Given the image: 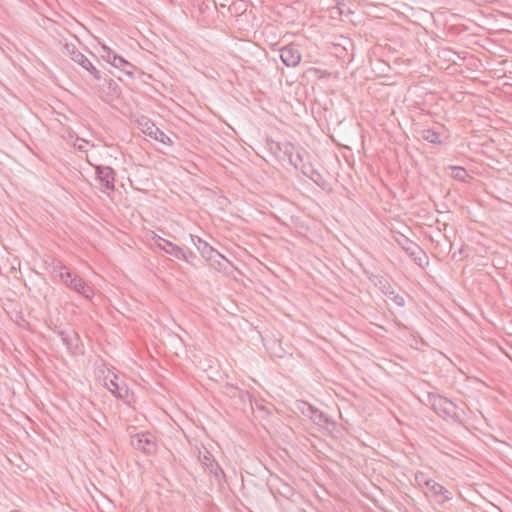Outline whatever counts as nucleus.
I'll use <instances>...</instances> for the list:
<instances>
[{
    "mask_svg": "<svg viewBox=\"0 0 512 512\" xmlns=\"http://www.w3.org/2000/svg\"><path fill=\"white\" fill-rule=\"evenodd\" d=\"M191 240L196 249L212 268L219 272L227 269L229 261L221 253L198 236L191 235Z\"/></svg>",
    "mask_w": 512,
    "mask_h": 512,
    "instance_id": "nucleus-1",
    "label": "nucleus"
},
{
    "mask_svg": "<svg viewBox=\"0 0 512 512\" xmlns=\"http://www.w3.org/2000/svg\"><path fill=\"white\" fill-rule=\"evenodd\" d=\"M428 400L431 405V408L439 416L444 418H451L454 420L459 418L456 412L457 406L446 397H443L438 394L429 393Z\"/></svg>",
    "mask_w": 512,
    "mask_h": 512,
    "instance_id": "nucleus-2",
    "label": "nucleus"
},
{
    "mask_svg": "<svg viewBox=\"0 0 512 512\" xmlns=\"http://www.w3.org/2000/svg\"><path fill=\"white\" fill-rule=\"evenodd\" d=\"M395 241L415 261L416 264L423 267L424 264L428 263L426 253L421 249V247L418 244L411 241L403 234H399L397 237H395Z\"/></svg>",
    "mask_w": 512,
    "mask_h": 512,
    "instance_id": "nucleus-3",
    "label": "nucleus"
},
{
    "mask_svg": "<svg viewBox=\"0 0 512 512\" xmlns=\"http://www.w3.org/2000/svg\"><path fill=\"white\" fill-rule=\"evenodd\" d=\"M64 54L68 55L75 63L79 64L83 69L88 71L95 80L101 79V74L98 69L92 64V62L82 54L75 45L65 44Z\"/></svg>",
    "mask_w": 512,
    "mask_h": 512,
    "instance_id": "nucleus-4",
    "label": "nucleus"
},
{
    "mask_svg": "<svg viewBox=\"0 0 512 512\" xmlns=\"http://www.w3.org/2000/svg\"><path fill=\"white\" fill-rule=\"evenodd\" d=\"M131 445L134 449L146 455H153L157 451L155 438L150 433H138L131 437Z\"/></svg>",
    "mask_w": 512,
    "mask_h": 512,
    "instance_id": "nucleus-5",
    "label": "nucleus"
},
{
    "mask_svg": "<svg viewBox=\"0 0 512 512\" xmlns=\"http://www.w3.org/2000/svg\"><path fill=\"white\" fill-rule=\"evenodd\" d=\"M60 280L71 290L85 296L89 297V292L91 289L87 284L80 278L77 274L70 272L69 270L66 272H61L59 275Z\"/></svg>",
    "mask_w": 512,
    "mask_h": 512,
    "instance_id": "nucleus-6",
    "label": "nucleus"
},
{
    "mask_svg": "<svg viewBox=\"0 0 512 512\" xmlns=\"http://www.w3.org/2000/svg\"><path fill=\"white\" fill-rule=\"evenodd\" d=\"M198 460L206 469L209 470L211 474L214 475L218 482L224 479L225 474L223 469L220 467L218 462L215 461L211 452L206 448H203V451L198 449Z\"/></svg>",
    "mask_w": 512,
    "mask_h": 512,
    "instance_id": "nucleus-7",
    "label": "nucleus"
},
{
    "mask_svg": "<svg viewBox=\"0 0 512 512\" xmlns=\"http://www.w3.org/2000/svg\"><path fill=\"white\" fill-rule=\"evenodd\" d=\"M279 52L280 59L287 67H296L302 59V54L295 44L283 46Z\"/></svg>",
    "mask_w": 512,
    "mask_h": 512,
    "instance_id": "nucleus-8",
    "label": "nucleus"
},
{
    "mask_svg": "<svg viewBox=\"0 0 512 512\" xmlns=\"http://www.w3.org/2000/svg\"><path fill=\"white\" fill-rule=\"evenodd\" d=\"M276 146L279 151L283 152V154L288 158L289 163L296 169H299V167L304 164L302 153L295 151V147L292 143H277Z\"/></svg>",
    "mask_w": 512,
    "mask_h": 512,
    "instance_id": "nucleus-9",
    "label": "nucleus"
},
{
    "mask_svg": "<svg viewBox=\"0 0 512 512\" xmlns=\"http://www.w3.org/2000/svg\"><path fill=\"white\" fill-rule=\"evenodd\" d=\"M155 244L158 248L163 250L165 253L184 261H188L187 253L179 246L173 244L169 240H166L160 236L155 237Z\"/></svg>",
    "mask_w": 512,
    "mask_h": 512,
    "instance_id": "nucleus-10",
    "label": "nucleus"
},
{
    "mask_svg": "<svg viewBox=\"0 0 512 512\" xmlns=\"http://www.w3.org/2000/svg\"><path fill=\"white\" fill-rule=\"evenodd\" d=\"M97 178L105 190L114 191L115 172L109 166L96 167Z\"/></svg>",
    "mask_w": 512,
    "mask_h": 512,
    "instance_id": "nucleus-11",
    "label": "nucleus"
},
{
    "mask_svg": "<svg viewBox=\"0 0 512 512\" xmlns=\"http://www.w3.org/2000/svg\"><path fill=\"white\" fill-rule=\"evenodd\" d=\"M104 383L107 389L116 397L124 399L128 395V388L125 384L118 382V376L115 374L107 375L104 378Z\"/></svg>",
    "mask_w": 512,
    "mask_h": 512,
    "instance_id": "nucleus-12",
    "label": "nucleus"
},
{
    "mask_svg": "<svg viewBox=\"0 0 512 512\" xmlns=\"http://www.w3.org/2000/svg\"><path fill=\"white\" fill-rule=\"evenodd\" d=\"M145 126L146 129L144 130V133L147 134L149 137L165 145H172L173 142L171 138L168 135H166L162 130H160L157 126H155L153 123L146 122Z\"/></svg>",
    "mask_w": 512,
    "mask_h": 512,
    "instance_id": "nucleus-13",
    "label": "nucleus"
},
{
    "mask_svg": "<svg viewBox=\"0 0 512 512\" xmlns=\"http://www.w3.org/2000/svg\"><path fill=\"white\" fill-rule=\"evenodd\" d=\"M380 284L382 292L390 301H392L399 307H403L405 305L404 296L397 293L386 280L384 281V283L380 281Z\"/></svg>",
    "mask_w": 512,
    "mask_h": 512,
    "instance_id": "nucleus-14",
    "label": "nucleus"
},
{
    "mask_svg": "<svg viewBox=\"0 0 512 512\" xmlns=\"http://www.w3.org/2000/svg\"><path fill=\"white\" fill-rule=\"evenodd\" d=\"M425 486L431 491L434 496H442V501H449L452 498V493L438 482L432 480H425Z\"/></svg>",
    "mask_w": 512,
    "mask_h": 512,
    "instance_id": "nucleus-15",
    "label": "nucleus"
},
{
    "mask_svg": "<svg viewBox=\"0 0 512 512\" xmlns=\"http://www.w3.org/2000/svg\"><path fill=\"white\" fill-rule=\"evenodd\" d=\"M111 65L114 66L117 69H120L127 75L133 74V69L135 68L133 64L125 60L122 56H119L116 54V56H113V60L111 61Z\"/></svg>",
    "mask_w": 512,
    "mask_h": 512,
    "instance_id": "nucleus-16",
    "label": "nucleus"
},
{
    "mask_svg": "<svg viewBox=\"0 0 512 512\" xmlns=\"http://www.w3.org/2000/svg\"><path fill=\"white\" fill-rule=\"evenodd\" d=\"M449 169L451 170L450 176L453 179L466 182L467 178L469 177L467 171L465 168L460 166H450Z\"/></svg>",
    "mask_w": 512,
    "mask_h": 512,
    "instance_id": "nucleus-17",
    "label": "nucleus"
},
{
    "mask_svg": "<svg viewBox=\"0 0 512 512\" xmlns=\"http://www.w3.org/2000/svg\"><path fill=\"white\" fill-rule=\"evenodd\" d=\"M421 136L424 140L433 144H441V135L440 133L432 130V129H424L421 133Z\"/></svg>",
    "mask_w": 512,
    "mask_h": 512,
    "instance_id": "nucleus-18",
    "label": "nucleus"
},
{
    "mask_svg": "<svg viewBox=\"0 0 512 512\" xmlns=\"http://www.w3.org/2000/svg\"><path fill=\"white\" fill-rule=\"evenodd\" d=\"M45 263L51 269V272L56 273L58 276L61 274V272L68 271V268L65 265L53 258H48Z\"/></svg>",
    "mask_w": 512,
    "mask_h": 512,
    "instance_id": "nucleus-19",
    "label": "nucleus"
},
{
    "mask_svg": "<svg viewBox=\"0 0 512 512\" xmlns=\"http://www.w3.org/2000/svg\"><path fill=\"white\" fill-rule=\"evenodd\" d=\"M100 55L105 61L111 64L113 56H116V53L110 47L102 45Z\"/></svg>",
    "mask_w": 512,
    "mask_h": 512,
    "instance_id": "nucleus-20",
    "label": "nucleus"
},
{
    "mask_svg": "<svg viewBox=\"0 0 512 512\" xmlns=\"http://www.w3.org/2000/svg\"><path fill=\"white\" fill-rule=\"evenodd\" d=\"M310 409L313 413L311 417L315 422H317L318 424L328 423V417L324 413H322L318 409H313L312 407H310Z\"/></svg>",
    "mask_w": 512,
    "mask_h": 512,
    "instance_id": "nucleus-21",
    "label": "nucleus"
},
{
    "mask_svg": "<svg viewBox=\"0 0 512 512\" xmlns=\"http://www.w3.org/2000/svg\"><path fill=\"white\" fill-rule=\"evenodd\" d=\"M299 170H301V172L305 175V176H308L310 179L316 181L313 177V174H316V175H319L315 170H313L310 165H307V164H302L300 167H299Z\"/></svg>",
    "mask_w": 512,
    "mask_h": 512,
    "instance_id": "nucleus-22",
    "label": "nucleus"
},
{
    "mask_svg": "<svg viewBox=\"0 0 512 512\" xmlns=\"http://www.w3.org/2000/svg\"><path fill=\"white\" fill-rule=\"evenodd\" d=\"M88 144H89V142L87 140L82 139L80 137H76L75 142H74V147L79 151H84L86 145H88Z\"/></svg>",
    "mask_w": 512,
    "mask_h": 512,
    "instance_id": "nucleus-23",
    "label": "nucleus"
},
{
    "mask_svg": "<svg viewBox=\"0 0 512 512\" xmlns=\"http://www.w3.org/2000/svg\"><path fill=\"white\" fill-rule=\"evenodd\" d=\"M425 480L428 479L425 477V474L423 472H417L415 474V481L419 486H421L422 484L425 485Z\"/></svg>",
    "mask_w": 512,
    "mask_h": 512,
    "instance_id": "nucleus-24",
    "label": "nucleus"
},
{
    "mask_svg": "<svg viewBox=\"0 0 512 512\" xmlns=\"http://www.w3.org/2000/svg\"><path fill=\"white\" fill-rule=\"evenodd\" d=\"M59 335L61 337L62 342L67 346V348H70L71 347V339L69 338V336L63 331H61L59 333Z\"/></svg>",
    "mask_w": 512,
    "mask_h": 512,
    "instance_id": "nucleus-25",
    "label": "nucleus"
},
{
    "mask_svg": "<svg viewBox=\"0 0 512 512\" xmlns=\"http://www.w3.org/2000/svg\"><path fill=\"white\" fill-rule=\"evenodd\" d=\"M190 256H194L192 252H189V253L187 254V259H188V260H189Z\"/></svg>",
    "mask_w": 512,
    "mask_h": 512,
    "instance_id": "nucleus-26",
    "label": "nucleus"
},
{
    "mask_svg": "<svg viewBox=\"0 0 512 512\" xmlns=\"http://www.w3.org/2000/svg\"><path fill=\"white\" fill-rule=\"evenodd\" d=\"M11 512H21V511H19V510H13V511H11Z\"/></svg>",
    "mask_w": 512,
    "mask_h": 512,
    "instance_id": "nucleus-27",
    "label": "nucleus"
}]
</instances>
